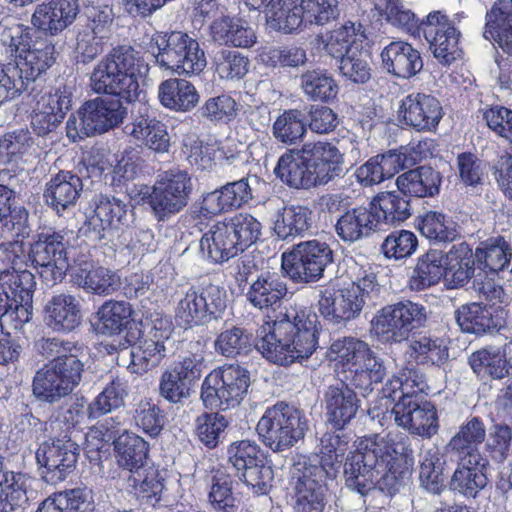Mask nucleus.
<instances>
[{"instance_id":"f257e3e1","label":"nucleus","mask_w":512,"mask_h":512,"mask_svg":"<svg viewBox=\"0 0 512 512\" xmlns=\"http://www.w3.org/2000/svg\"><path fill=\"white\" fill-rule=\"evenodd\" d=\"M320 323L312 308L285 307L274 317L267 316L256 330V338L246 329L233 326L215 340V350L227 358L247 355L253 347L268 361L288 366L308 359L318 347Z\"/></svg>"},{"instance_id":"f03ea898","label":"nucleus","mask_w":512,"mask_h":512,"mask_svg":"<svg viewBox=\"0 0 512 512\" xmlns=\"http://www.w3.org/2000/svg\"><path fill=\"white\" fill-rule=\"evenodd\" d=\"M413 464V450L406 441H396L389 435L364 437L346 458L345 484L361 495L380 481L395 487L411 474Z\"/></svg>"},{"instance_id":"7ed1b4c3","label":"nucleus","mask_w":512,"mask_h":512,"mask_svg":"<svg viewBox=\"0 0 512 512\" xmlns=\"http://www.w3.org/2000/svg\"><path fill=\"white\" fill-rule=\"evenodd\" d=\"M344 154L327 140L308 141L287 149L277 161L274 174L293 189L325 186L345 174Z\"/></svg>"},{"instance_id":"20e7f679","label":"nucleus","mask_w":512,"mask_h":512,"mask_svg":"<svg viewBox=\"0 0 512 512\" xmlns=\"http://www.w3.org/2000/svg\"><path fill=\"white\" fill-rule=\"evenodd\" d=\"M41 349L43 355L53 359L35 374L33 393L38 399L52 403L79 385L84 371L79 359L82 347L75 342L48 338L43 339Z\"/></svg>"},{"instance_id":"39448f33","label":"nucleus","mask_w":512,"mask_h":512,"mask_svg":"<svg viewBox=\"0 0 512 512\" xmlns=\"http://www.w3.org/2000/svg\"><path fill=\"white\" fill-rule=\"evenodd\" d=\"M148 70L138 51L131 46H118L95 66L90 76V86L97 94H108L109 97L132 103L140 98L142 90L139 79Z\"/></svg>"},{"instance_id":"423d86ee","label":"nucleus","mask_w":512,"mask_h":512,"mask_svg":"<svg viewBox=\"0 0 512 512\" xmlns=\"http://www.w3.org/2000/svg\"><path fill=\"white\" fill-rule=\"evenodd\" d=\"M261 223L249 213H237L215 222L199 241L200 257L211 264H223L256 243Z\"/></svg>"},{"instance_id":"0eeeda50","label":"nucleus","mask_w":512,"mask_h":512,"mask_svg":"<svg viewBox=\"0 0 512 512\" xmlns=\"http://www.w3.org/2000/svg\"><path fill=\"white\" fill-rule=\"evenodd\" d=\"M0 54L13 59L31 77H40L56 60L55 45L48 37L37 34V29L24 24L5 27L0 33Z\"/></svg>"},{"instance_id":"6e6552de","label":"nucleus","mask_w":512,"mask_h":512,"mask_svg":"<svg viewBox=\"0 0 512 512\" xmlns=\"http://www.w3.org/2000/svg\"><path fill=\"white\" fill-rule=\"evenodd\" d=\"M193 191L188 171L172 168L159 173L152 185H143L139 195L157 223H167L189 205Z\"/></svg>"},{"instance_id":"1a4fd4ad","label":"nucleus","mask_w":512,"mask_h":512,"mask_svg":"<svg viewBox=\"0 0 512 512\" xmlns=\"http://www.w3.org/2000/svg\"><path fill=\"white\" fill-rule=\"evenodd\" d=\"M148 52L159 67L179 76L199 75L207 65L205 51L198 40L182 31L153 34Z\"/></svg>"},{"instance_id":"9d476101","label":"nucleus","mask_w":512,"mask_h":512,"mask_svg":"<svg viewBox=\"0 0 512 512\" xmlns=\"http://www.w3.org/2000/svg\"><path fill=\"white\" fill-rule=\"evenodd\" d=\"M380 285L376 275L363 271L356 281L339 290L326 288L321 291L318 310L332 324H340L358 316L366 303L374 305Z\"/></svg>"},{"instance_id":"9b49d317","label":"nucleus","mask_w":512,"mask_h":512,"mask_svg":"<svg viewBox=\"0 0 512 512\" xmlns=\"http://www.w3.org/2000/svg\"><path fill=\"white\" fill-rule=\"evenodd\" d=\"M35 276L26 267L3 276L0 282V328L7 336L20 330L33 313Z\"/></svg>"},{"instance_id":"f8f14e48","label":"nucleus","mask_w":512,"mask_h":512,"mask_svg":"<svg viewBox=\"0 0 512 512\" xmlns=\"http://www.w3.org/2000/svg\"><path fill=\"white\" fill-rule=\"evenodd\" d=\"M308 423L304 411L285 402H278L266 409L257 423L256 431L266 447L281 452L304 438Z\"/></svg>"},{"instance_id":"ddd939ff","label":"nucleus","mask_w":512,"mask_h":512,"mask_svg":"<svg viewBox=\"0 0 512 512\" xmlns=\"http://www.w3.org/2000/svg\"><path fill=\"white\" fill-rule=\"evenodd\" d=\"M68 232L47 228L32 236L26 254L27 263L37 269L40 278L47 286L61 282L68 271Z\"/></svg>"},{"instance_id":"4468645a","label":"nucleus","mask_w":512,"mask_h":512,"mask_svg":"<svg viewBox=\"0 0 512 512\" xmlns=\"http://www.w3.org/2000/svg\"><path fill=\"white\" fill-rule=\"evenodd\" d=\"M335 478L320 465L295 461L289 482L293 511L325 512L330 498L329 481Z\"/></svg>"},{"instance_id":"2eb2a0df","label":"nucleus","mask_w":512,"mask_h":512,"mask_svg":"<svg viewBox=\"0 0 512 512\" xmlns=\"http://www.w3.org/2000/svg\"><path fill=\"white\" fill-rule=\"evenodd\" d=\"M127 111L116 97H96L84 102L71 114L66 123L67 137L76 141L96 134H102L123 122Z\"/></svg>"},{"instance_id":"dca6fc26","label":"nucleus","mask_w":512,"mask_h":512,"mask_svg":"<svg viewBox=\"0 0 512 512\" xmlns=\"http://www.w3.org/2000/svg\"><path fill=\"white\" fill-rule=\"evenodd\" d=\"M227 463L254 494L266 495L272 488L274 472L260 446L250 440L234 441L226 450Z\"/></svg>"},{"instance_id":"f3484780","label":"nucleus","mask_w":512,"mask_h":512,"mask_svg":"<svg viewBox=\"0 0 512 512\" xmlns=\"http://www.w3.org/2000/svg\"><path fill=\"white\" fill-rule=\"evenodd\" d=\"M250 386V372L240 365H224L204 379L201 399L205 407L227 410L238 406Z\"/></svg>"},{"instance_id":"a211bd4d","label":"nucleus","mask_w":512,"mask_h":512,"mask_svg":"<svg viewBox=\"0 0 512 512\" xmlns=\"http://www.w3.org/2000/svg\"><path fill=\"white\" fill-rule=\"evenodd\" d=\"M333 262V251L323 241L317 239L295 244L281 256L283 273L295 283L318 281Z\"/></svg>"},{"instance_id":"6ab92c4d","label":"nucleus","mask_w":512,"mask_h":512,"mask_svg":"<svg viewBox=\"0 0 512 512\" xmlns=\"http://www.w3.org/2000/svg\"><path fill=\"white\" fill-rule=\"evenodd\" d=\"M250 179V177H243L203 194L199 201L187 211L185 217H189L194 227L202 231L207 222L215 216L239 209L252 199Z\"/></svg>"},{"instance_id":"aec40b11","label":"nucleus","mask_w":512,"mask_h":512,"mask_svg":"<svg viewBox=\"0 0 512 512\" xmlns=\"http://www.w3.org/2000/svg\"><path fill=\"white\" fill-rule=\"evenodd\" d=\"M80 450L72 432L43 442L36 451L43 480L50 485L64 481L76 469Z\"/></svg>"},{"instance_id":"412c9836","label":"nucleus","mask_w":512,"mask_h":512,"mask_svg":"<svg viewBox=\"0 0 512 512\" xmlns=\"http://www.w3.org/2000/svg\"><path fill=\"white\" fill-rule=\"evenodd\" d=\"M425 321V307L406 300L382 308L371 324L375 334L386 341L401 342L408 338L412 330L421 327Z\"/></svg>"},{"instance_id":"4be33fe9","label":"nucleus","mask_w":512,"mask_h":512,"mask_svg":"<svg viewBox=\"0 0 512 512\" xmlns=\"http://www.w3.org/2000/svg\"><path fill=\"white\" fill-rule=\"evenodd\" d=\"M393 402L392 413L398 426L427 439L438 432L436 407L424 395L406 396Z\"/></svg>"},{"instance_id":"5701e85b","label":"nucleus","mask_w":512,"mask_h":512,"mask_svg":"<svg viewBox=\"0 0 512 512\" xmlns=\"http://www.w3.org/2000/svg\"><path fill=\"white\" fill-rule=\"evenodd\" d=\"M444 112L440 101L431 94L411 93L399 105V121L417 132H435Z\"/></svg>"},{"instance_id":"b1692460","label":"nucleus","mask_w":512,"mask_h":512,"mask_svg":"<svg viewBox=\"0 0 512 512\" xmlns=\"http://www.w3.org/2000/svg\"><path fill=\"white\" fill-rule=\"evenodd\" d=\"M73 92V86L61 85L37 101L31 114V127L36 135L43 137L57 129L72 107Z\"/></svg>"},{"instance_id":"393cba45","label":"nucleus","mask_w":512,"mask_h":512,"mask_svg":"<svg viewBox=\"0 0 512 512\" xmlns=\"http://www.w3.org/2000/svg\"><path fill=\"white\" fill-rule=\"evenodd\" d=\"M133 310L131 305L125 301H105L98 309L95 329L98 334L105 336L119 335L126 331L123 341H119L121 350L127 349L135 344L140 336L135 321L132 319Z\"/></svg>"},{"instance_id":"a878e982","label":"nucleus","mask_w":512,"mask_h":512,"mask_svg":"<svg viewBox=\"0 0 512 512\" xmlns=\"http://www.w3.org/2000/svg\"><path fill=\"white\" fill-rule=\"evenodd\" d=\"M321 403L326 422L332 428H346L356 418L361 407L358 394L343 381L327 386Z\"/></svg>"},{"instance_id":"bb28decb","label":"nucleus","mask_w":512,"mask_h":512,"mask_svg":"<svg viewBox=\"0 0 512 512\" xmlns=\"http://www.w3.org/2000/svg\"><path fill=\"white\" fill-rule=\"evenodd\" d=\"M436 60L443 66H449L462 56L460 31L450 24L447 17L439 11V16L424 25L422 34Z\"/></svg>"},{"instance_id":"cd10ccee","label":"nucleus","mask_w":512,"mask_h":512,"mask_svg":"<svg viewBox=\"0 0 512 512\" xmlns=\"http://www.w3.org/2000/svg\"><path fill=\"white\" fill-rule=\"evenodd\" d=\"M78 11L77 0H50L36 6L31 24L39 36H56L73 23Z\"/></svg>"},{"instance_id":"c85d7f7f","label":"nucleus","mask_w":512,"mask_h":512,"mask_svg":"<svg viewBox=\"0 0 512 512\" xmlns=\"http://www.w3.org/2000/svg\"><path fill=\"white\" fill-rule=\"evenodd\" d=\"M92 204L94 214L88 219L87 225L95 232L97 239H103L106 231L128 225L131 211L129 202L113 195L99 194L94 196Z\"/></svg>"},{"instance_id":"c756f323","label":"nucleus","mask_w":512,"mask_h":512,"mask_svg":"<svg viewBox=\"0 0 512 512\" xmlns=\"http://www.w3.org/2000/svg\"><path fill=\"white\" fill-rule=\"evenodd\" d=\"M83 186L80 176L72 171L61 170L46 182L43 200L58 216H62L76 206Z\"/></svg>"},{"instance_id":"7c9ffc66","label":"nucleus","mask_w":512,"mask_h":512,"mask_svg":"<svg viewBox=\"0 0 512 512\" xmlns=\"http://www.w3.org/2000/svg\"><path fill=\"white\" fill-rule=\"evenodd\" d=\"M504 310L473 302L458 307L454 318L464 333L482 336L500 330L505 325Z\"/></svg>"},{"instance_id":"2f4dec72","label":"nucleus","mask_w":512,"mask_h":512,"mask_svg":"<svg viewBox=\"0 0 512 512\" xmlns=\"http://www.w3.org/2000/svg\"><path fill=\"white\" fill-rule=\"evenodd\" d=\"M380 56L383 68L400 79L413 78L424 66L420 51L402 40L390 42L383 48Z\"/></svg>"},{"instance_id":"473e14b6","label":"nucleus","mask_w":512,"mask_h":512,"mask_svg":"<svg viewBox=\"0 0 512 512\" xmlns=\"http://www.w3.org/2000/svg\"><path fill=\"white\" fill-rule=\"evenodd\" d=\"M458 465L450 481V487L465 497L475 498L488 484V459L482 454L457 457Z\"/></svg>"},{"instance_id":"72a5a7b5","label":"nucleus","mask_w":512,"mask_h":512,"mask_svg":"<svg viewBox=\"0 0 512 512\" xmlns=\"http://www.w3.org/2000/svg\"><path fill=\"white\" fill-rule=\"evenodd\" d=\"M333 429V431H326L320 438V454L299 456L296 461L320 465L336 477L352 437L350 433L345 432V428Z\"/></svg>"},{"instance_id":"f704fd0d","label":"nucleus","mask_w":512,"mask_h":512,"mask_svg":"<svg viewBox=\"0 0 512 512\" xmlns=\"http://www.w3.org/2000/svg\"><path fill=\"white\" fill-rule=\"evenodd\" d=\"M379 229V216L368 206H358L344 212L335 224L336 234L344 242L354 243L369 237Z\"/></svg>"},{"instance_id":"c9c22d12","label":"nucleus","mask_w":512,"mask_h":512,"mask_svg":"<svg viewBox=\"0 0 512 512\" xmlns=\"http://www.w3.org/2000/svg\"><path fill=\"white\" fill-rule=\"evenodd\" d=\"M124 131L155 153L162 154L169 151L170 136L167 126L155 116L150 115L147 108L140 111L133 122L125 126Z\"/></svg>"},{"instance_id":"e433bc0d","label":"nucleus","mask_w":512,"mask_h":512,"mask_svg":"<svg viewBox=\"0 0 512 512\" xmlns=\"http://www.w3.org/2000/svg\"><path fill=\"white\" fill-rule=\"evenodd\" d=\"M441 173L430 165H421L400 174L396 179L398 190L405 196L432 198L440 193Z\"/></svg>"},{"instance_id":"4c0bfd02","label":"nucleus","mask_w":512,"mask_h":512,"mask_svg":"<svg viewBox=\"0 0 512 512\" xmlns=\"http://www.w3.org/2000/svg\"><path fill=\"white\" fill-rule=\"evenodd\" d=\"M81 318L80 303L70 294L54 295L44 307V320L56 332L69 333L75 330Z\"/></svg>"},{"instance_id":"58836bf2","label":"nucleus","mask_w":512,"mask_h":512,"mask_svg":"<svg viewBox=\"0 0 512 512\" xmlns=\"http://www.w3.org/2000/svg\"><path fill=\"white\" fill-rule=\"evenodd\" d=\"M127 482L132 493L142 504L155 507L161 501L165 477L154 462L129 472Z\"/></svg>"},{"instance_id":"ea45409f","label":"nucleus","mask_w":512,"mask_h":512,"mask_svg":"<svg viewBox=\"0 0 512 512\" xmlns=\"http://www.w3.org/2000/svg\"><path fill=\"white\" fill-rule=\"evenodd\" d=\"M287 294V286L277 273L261 272L246 292L247 301L260 310L273 308Z\"/></svg>"},{"instance_id":"a19ab883","label":"nucleus","mask_w":512,"mask_h":512,"mask_svg":"<svg viewBox=\"0 0 512 512\" xmlns=\"http://www.w3.org/2000/svg\"><path fill=\"white\" fill-rule=\"evenodd\" d=\"M313 212L304 205H285L275 215L273 230L283 240L304 237L312 228Z\"/></svg>"},{"instance_id":"79ce46f5","label":"nucleus","mask_w":512,"mask_h":512,"mask_svg":"<svg viewBox=\"0 0 512 512\" xmlns=\"http://www.w3.org/2000/svg\"><path fill=\"white\" fill-rule=\"evenodd\" d=\"M73 279L78 286L97 295H110L121 284L120 276L115 271L103 266H94L89 262L78 265L73 273Z\"/></svg>"},{"instance_id":"37998d69","label":"nucleus","mask_w":512,"mask_h":512,"mask_svg":"<svg viewBox=\"0 0 512 512\" xmlns=\"http://www.w3.org/2000/svg\"><path fill=\"white\" fill-rule=\"evenodd\" d=\"M117 464L131 472L153 462L149 457L150 446L142 437L125 431L113 441Z\"/></svg>"},{"instance_id":"c03bdc74","label":"nucleus","mask_w":512,"mask_h":512,"mask_svg":"<svg viewBox=\"0 0 512 512\" xmlns=\"http://www.w3.org/2000/svg\"><path fill=\"white\" fill-rule=\"evenodd\" d=\"M405 356L409 364L441 366L447 361L449 351L443 339L418 335L408 341Z\"/></svg>"},{"instance_id":"a18cd8bd","label":"nucleus","mask_w":512,"mask_h":512,"mask_svg":"<svg viewBox=\"0 0 512 512\" xmlns=\"http://www.w3.org/2000/svg\"><path fill=\"white\" fill-rule=\"evenodd\" d=\"M475 263V254L467 243L454 244L444 254V268L448 285L452 288L464 286L474 274Z\"/></svg>"},{"instance_id":"49530a36","label":"nucleus","mask_w":512,"mask_h":512,"mask_svg":"<svg viewBox=\"0 0 512 512\" xmlns=\"http://www.w3.org/2000/svg\"><path fill=\"white\" fill-rule=\"evenodd\" d=\"M297 16L292 32L301 26L311 24L325 25L340 15L337 0H292L290 14Z\"/></svg>"},{"instance_id":"de8ad7c7","label":"nucleus","mask_w":512,"mask_h":512,"mask_svg":"<svg viewBox=\"0 0 512 512\" xmlns=\"http://www.w3.org/2000/svg\"><path fill=\"white\" fill-rule=\"evenodd\" d=\"M160 103L176 112H187L197 106L199 94L195 86L179 78H170L163 81L158 87Z\"/></svg>"},{"instance_id":"09e8293b","label":"nucleus","mask_w":512,"mask_h":512,"mask_svg":"<svg viewBox=\"0 0 512 512\" xmlns=\"http://www.w3.org/2000/svg\"><path fill=\"white\" fill-rule=\"evenodd\" d=\"M429 145L428 141H420L414 146H401L399 149H392L386 153L376 155L384 178H392L400 170L412 167L426 158Z\"/></svg>"},{"instance_id":"8fccbe9b","label":"nucleus","mask_w":512,"mask_h":512,"mask_svg":"<svg viewBox=\"0 0 512 512\" xmlns=\"http://www.w3.org/2000/svg\"><path fill=\"white\" fill-rule=\"evenodd\" d=\"M367 35L363 26H357L353 22H347L343 26L334 29L325 42V50L338 61L349 54L362 50Z\"/></svg>"},{"instance_id":"3c124183","label":"nucleus","mask_w":512,"mask_h":512,"mask_svg":"<svg viewBox=\"0 0 512 512\" xmlns=\"http://www.w3.org/2000/svg\"><path fill=\"white\" fill-rule=\"evenodd\" d=\"M486 426L479 416L467 419L447 444V451L457 457L481 454L479 445L485 441Z\"/></svg>"},{"instance_id":"603ef678","label":"nucleus","mask_w":512,"mask_h":512,"mask_svg":"<svg viewBox=\"0 0 512 512\" xmlns=\"http://www.w3.org/2000/svg\"><path fill=\"white\" fill-rule=\"evenodd\" d=\"M427 385L424 374L415 367H405L398 375L389 379L382 388L383 398L391 401L402 400V397L422 394L427 396Z\"/></svg>"},{"instance_id":"864d4df0","label":"nucleus","mask_w":512,"mask_h":512,"mask_svg":"<svg viewBox=\"0 0 512 512\" xmlns=\"http://www.w3.org/2000/svg\"><path fill=\"white\" fill-rule=\"evenodd\" d=\"M442 278L446 280L444 253L429 249L417 259L409 284L412 290L421 291L437 284Z\"/></svg>"},{"instance_id":"5fc2aeb1","label":"nucleus","mask_w":512,"mask_h":512,"mask_svg":"<svg viewBox=\"0 0 512 512\" xmlns=\"http://www.w3.org/2000/svg\"><path fill=\"white\" fill-rule=\"evenodd\" d=\"M26 482V475L8 470L0 455V512H8V508L15 510L27 503Z\"/></svg>"},{"instance_id":"6e6d98bb","label":"nucleus","mask_w":512,"mask_h":512,"mask_svg":"<svg viewBox=\"0 0 512 512\" xmlns=\"http://www.w3.org/2000/svg\"><path fill=\"white\" fill-rule=\"evenodd\" d=\"M300 86L311 101L333 102L339 93V86L333 75L325 69L308 70L300 76Z\"/></svg>"},{"instance_id":"4d7b16f0","label":"nucleus","mask_w":512,"mask_h":512,"mask_svg":"<svg viewBox=\"0 0 512 512\" xmlns=\"http://www.w3.org/2000/svg\"><path fill=\"white\" fill-rule=\"evenodd\" d=\"M210 31L214 41L223 45L247 48L256 41L253 29L235 18L223 17L215 20Z\"/></svg>"},{"instance_id":"13d9d810","label":"nucleus","mask_w":512,"mask_h":512,"mask_svg":"<svg viewBox=\"0 0 512 512\" xmlns=\"http://www.w3.org/2000/svg\"><path fill=\"white\" fill-rule=\"evenodd\" d=\"M472 371L480 378L503 379L508 376L506 361L501 348L486 346L474 351L468 357Z\"/></svg>"},{"instance_id":"bf43d9fd","label":"nucleus","mask_w":512,"mask_h":512,"mask_svg":"<svg viewBox=\"0 0 512 512\" xmlns=\"http://www.w3.org/2000/svg\"><path fill=\"white\" fill-rule=\"evenodd\" d=\"M245 4L250 10L264 13L274 29L285 33H292L298 21L295 14H290L292 0H245Z\"/></svg>"},{"instance_id":"052dcab7","label":"nucleus","mask_w":512,"mask_h":512,"mask_svg":"<svg viewBox=\"0 0 512 512\" xmlns=\"http://www.w3.org/2000/svg\"><path fill=\"white\" fill-rule=\"evenodd\" d=\"M457 227L449 216L438 211H428L417 218L420 233L434 243L454 241L459 235Z\"/></svg>"},{"instance_id":"680f3d73","label":"nucleus","mask_w":512,"mask_h":512,"mask_svg":"<svg viewBox=\"0 0 512 512\" xmlns=\"http://www.w3.org/2000/svg\"><path fill=\"white\" fill-rule=\"evenodd\" d=\"M444 455L433 446L420 454L419 479L421 485L433 494H439L445 486Z\"/></svg>"},{"instance_id":"e2e57ef3","label":"nucleus","mask_w":512,"mask_h":512,"mask_svg":"<svg viewBox=\"0 0 512 512\" xmlns=\"http://www.w3.org/2000/svg\"><path fill=\"white\" fill-rule=\"evenodd\" d=\"M371 352L364 341L354 337H343L332 342L327 357L330 361L335 362L337 367L348 372Z\"/></svg>"},{"instance_id":"0e129e2a","label":"nucleus","mask_w":512,"mask_h":512,"mask_svg":"<svg viewBox=\"0 0 512 512\" xmlns=\"http://www.w3.org/2000/svg\"><path fill=\"white\" fill-rule=\"evenodd\" d=\"M370 205L379 216V225L401 223L411 216L410 201L396 192L379 193Z\"/></svg>"},{"instance_id":"69168bd1","label":"nucleus","mask_w":512,"mask_h":512,"mask_svg":"<svg viewBox=\"0 0 512 512\" xmlns=\"http://www.w3.org/2000/svg\"><path fill=\"white\" fill-rule=\"evenodd\" d=\"M306 113L300 109H287L273 123L274 138L286 145H295L306 135Z\"/></svg>"},{"instance_id":"338daca9","label":"nucleus","mask_w":512,"mask_h":512,"mask_svg":"<svg viewBox=\"0 0 512 512\" xmlns=\"http://www.w3.org/2000/svg\"><path fill=\"white\" fill-rule=\"evenodd\" d=\"M496 9H490L485 16V30L483 36L497 45L504 53L512 56V10L496 13Z\"/></svg>"},{"instance_id":"774afa93","label":"nucleus","mask_w":512,"mask_h":512,"mask_svg":"<svg viewBox=\"0 0 512 512\" xmlns=\"http://www.w3.org/2000/svg\"><path fill=\"white\" fill-rule=\"evenodd\" d=\"M91 500V490L75 488L54 493L39 505L36 512H78L86 509Z\"/></svg>"}]
</instances>
